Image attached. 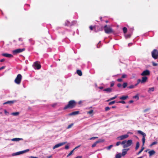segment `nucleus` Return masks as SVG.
<instances>
[{
    "mask_svg": "<svg viewBox=\"0 0 158 158\" xmlns=\"http://www.w3.org/2000/svg\"><path fill=\"white\" fill-rule=\"evenodd\" d=\"M76 105V102L74 100H71L69 101L68 104L66 105L64 108V110L69 108H73L75 107Z\"/></svg>",
    "mask_w": 158,
    "mask_h": 158,
    "instance_id": "1",
    "label": "nucleus"
},
{
    "mask_svg": "<svg viewBox=\"0 0 158 158\" xmlns=\"http://www.w3.org/2000/svg\"><path fill=\"white\" fill-rule=\"evenodd\" d=\"M132 143V141L131 140H129L127 141L126 140H123L121 142V144L123 145V148H127L130 146Z\"/></svg>",
    "mask_w": 158,
    "mask_h": 158,
    "instance_id": "2",
    "label": "nucleus"
},
{
    "mask_svg": "<svg viewBox=\"0 0 158 158\" xmlns=\"http://www.w3.org/2000/svg\"><path fill=\"white\" fill-rule=\"evenodd\" d=\"M22 78V77L21 75L18 74L15 80L14 81L15 83L17 84H19L21 83Z\"/></svg>",
    "mask_w": 158,
    "mask_h": 158,
    "instance_id": "3",
    "label": "nucleus"
},
{
    "mask_svg": "<svg viewBox=\"0 0 158 158\" xmlns=\"http://www.w3.org/2000/svg\"><path fill=\"white\" fill-rule=\"evenodd\" d=\"M152 56L154 59H157L158 58V51L156 49H154L152 52Z\"/></svg>",
    "mask_w": 158,
    "mask_h": 158,
    "instance_id": "4",
    "label": "nucleus"
},
{
    "mask_svg": "<svg viewBox=\"0 0 158 158\" xmlns=\"http://www.w3.org/2000/svg\"><path fill=\"white\" fill-rule=\"evenodd\" d=\"M137 132L138 133L142 135H143V138L142 139V141L143 143V146L145 143V137L146 136V134L142 132V131L139 130L137 131Z\"/></svg>",
    "mask_w": 158,
    "mask_h": 158,
    "instance_id": "5",
    "label": "nucleus"
},
{
    "mask_svg": "<svg viewBox=\"0 0 158 158\" xmlns=\"http://www.w3.org/2000/svg\"><path fill=\"white\" fill-rule=\"evenodd\" d=\"M104 31L106 34H109L113 32L112 29L110 27H107L106 25L104 26Z\"/></svg>",
    "mask_w": 158,
    "mask_h": 158,
    "instance_id": "6",
    "label": "nucleus"
},
{
    "mask_svg": "<svg viewBox=\"0 0 158 158\" xmlns=\"http://www.w3.org/2000/svg\"><path fill=\"white\" fill-rule=\"evenodd\" d=\"M29 151V149H27L23 151L17 152H16L13 153L12 154V156H15L16 155H19L25 153L26 152H27Z\"/></svg>",
    "mask_w": 158,
    "mask_h": 158,
    "instance_id": "7",
    "label": "nucleus"
},
{
    "mask_svg": "<svg viewBox=\"0 0 158 158\" xmlns=\"http://www.w3.org/2000/svg\"><path fill=\"white\" fill-rule=\"evenodd\" d=\"M25 50V48H23L22 49L18 48L13 50V53L14 54H16L18 53L22 52Z\"/></svg>",
    "mask_w": 158,
    "mask_h": 158,
    "instance_id": "8",
    "label": "nucleus"
},
{
    "mask_svg": "<svg viewBox=\"0 0 158 158\" xmlns=\"http://www.w3.org/2000/svg\"><path fill=\"white\" fill-rule=\"evenodd\" d=\"M128 136L129 135L127 134L118 137L117 138V139L118 140H122L126 138H127Z\"/></svg>",
    "mask_w": 158,
    "mask_h": 158,
    "instance_id": "9",
    "label": "nucleus"
},
{
    "mask_svg": "<svg viewBox=\"0 0 158 158\" xmlns=\"http://www.w3.org/2000/svg\"><path fill=\"white\" fill-rule=\"evenodd\" d=\"M67 143V142H62L61 143H60L57 144L53 147V149H54L56 148L59 147L66 144Z\"/></svg>",
    "mask_w": 158,
    "mask_h": 158,
    "instance_id": "10",
    "label": "nucleus"
},
{
    "mask_svg": "<svg viewBox=\"0 0 158 158\" xmlns=\"http://www.w3.org/2000/svg\"><path fill=\"white\" fill-rule=\"evenodd\" d=\"M150 74V71L148 70H146L142 72V73L141 74V75L142 76H145L149 75Z\"/></svg>",
    "mask_w": 158,
    "mask_h": 158,
    "instance_id": "11",
    "label": "nucleus"
},
{
    "mask_svg": "<svg viewBox=\"0 0 158 158\" xmlns=\"http://www.w3.org/2000/svg\"><path fill=\"white\" fill-rule=\"evenodd\" d=\"M24 44L23 39L22 38H19L18 41L17 42V44L20 45H23Z\"/></svg>",
    "mask_w": 158,
    "mask_h": 158,
    "instance_id": "12",
    "label": "nucleus"
},
{
    "mask_svg": "<svg viewBox=\"0 0 158 158\" xmlns=\"http://www.w3.org/2000/svg\"><path fill=\"white\" fill-rule=\"evenodd\" d=\"M34 65L35 67L37 69H39L41 68V66L40 64L38 63L37 62H35L34 63Z\"/></svg>",
    "mask_w": 158,
    "mask_h": 158,
    "instance_id": "13",
    "label": "nucleus"
},
{
    "mask_svg": "<svg viewBox=\"0 0 158 158\" xmlns=\"http://www.w3.org/2000/svg\"><path fill=\"white\" fill-rule=\"evenodd\" d=\"M2 55L8 58L13 57V56L12 55L8 53H3L2 54Z\"/></svg>",
    "mask_w": 158,
    "mask_h": 158,
    "instance_id": "14",
    "label": "nucleus"
},
{
    "mask_svg": "<svg viewBox=\"0 0 158 158\" xmlns=\"http://www.w3.org/2000/svg\"><path fill=\"white\" fill-rule=\"evenodd\" d=\"M16 102V101L15 100H14L13 101H8L4 103H3V104H9L10 105H11L14 103L15 102Z\"/></svg>",
    "mask_w": 158,
    "mask_h": 158,
    "instance_id": "15",
    "label": "nucleus"
},
{
    "mask_svg": "<svg viewBox=\"0 0 158 158\" xmlns=\"http://www.w3.org/2000/svg\"><path fill=\"white\" fill-rule=\"evenodd\" d=\"M129 150V149H123L122 155L124 156L127 153V151Z\"/></svg>",
    "mask_w": 158,
    "mask_h": 158,
    "instance_id": "16",
    "label": "nucleus"
},
{
    "mask_svg": "<svg viewBox=\"0 0 158 158\" xmlns=\"http://www.w3.org/2000/svg\"><path fill=\"white\" fill-rule=\"evenodd\" d=\"M79 111H78L73 112H72L69 113V115L72 116L78 114H79Z\"/></svg>",
    "mask_w": 158,
    "mask_h": 158,
    "instance_id": "17",
    "label": "nucleus"
},
{
    "mask_svg": "<svg viewBox=\"0 0 158 158\" xmlns=\"http://www.w3.org/2000/svg\"><path fill=\"white\" fill-rule=\"evenodd\" d=\"M142 78V79L141 80V83H145L148 79V77L146 76L143 77Z\"/></svg>",
    "mask_w": 158,
    "mask_h": 158,
    "instance_id": "18",
    "label": "nucleus"
},
{
    "mask_svg": "<svg viewBox=\"0 0 158 158\" xmlns=\"http://www.w3.org/2000/svg\"><path fill=\"white\" fill-rule=\"evenodd\" d=\"M103 90V91L106 92L107 93H110L112 92V89L110 88H108L104 89Z\"/></svg>",
    "mask_w": 158,
    "mask_h": 158,
    "instance_id": "19",
    "label": "nucleus"
},
{
    "mask_svg": "<svg viewBox=\"0 0 158 158\" xmlns=\"http://www.w3.org/2000/svg\"><path fill=\"white\" fill-rule=\"evenodd\" d=\"M149 154V156H151L155 154L156 152L154 150H151L148 152Z\"/></svg>",
    "mask_w": 158,
    "mask_h": 158,
    "instance_id": "20",
    "label": "nucleus"
},
{
    "mask_svg": "<svg viewBox=\"0 0 158 158\" xmlns=\"http://www.w3.org/2000/svg\"><path fill=\"white\" fill-rule=\"evenodd\" d=\"M23 139L22 138H15L11 139V140L12 141H18L19 140H23Z\"/></svg>",
    "mask_w": 158,
    "mask_h": 158,
    "instance_id": "21",
    "label": "nucleus"
},
{
    "mask_svg": "<svg viewBox=\"0 0 158 158\" xmlns=\"http://www.w3.org/2000/svg\"><path fill=\"white\" fill-rule=\"evenodd\" d=\"M73 24H72L71 23V22L69 21H67L65 23V25L67 26H73Z\"/></svg>",
    "mask_w": 158,
    "mask_h": 158,
    "instance_id": "22",
    "label": "nucleus"
},
{
    "mask_svg": "<svg viewBox=\"0 0 158 158\" xmlns=\"http://www.w3.org/2000/svg\"><path fill=\"white\" fill-rule=\"evenodd\" d=\"M128 98V96H123L120 97L119 98L121 100H125L127 99Z\"/></svg>",
    "mask_w": 158,
    "mask_h": 158,
    "instance_id": "23",
    "label": "nucleus"
},
{
    "mask_svg": "<svg viewBox=\"0 0 158 158\" xmlns=\"http://www.w3.org/2000/svg\"><path fill=\"white\" fill-rule=\"evenodd\" d=\"M77 74L80 76H81L82 75V72L80 70L78 69L77 70Z\"/></svg>",
    "mask_w": 158,
    "mask_h": 158,
    "instance_id": "24",
    "label": "nucleus"
},
{
    "mask_svg": "<svg viewBox=\"0 0 158 158\" xmlns=\"http://www.w3.org/2000/svg\"><path fill=\"white\" fill-rule=\"evenodd\" d=\"M101 142V141L99 140H98L96 141L95 143H94L92 145V148H94L96 146L97 144L99 142Z\"/></svg>",
    "mask_w": 158,
    "mask_h": 158,
    "instance_id": "25",
    "label": "nucleus"
},
{
    "mask_svg": "<svg viewBox=\"0 0 158 158\" xmlns=\"http://www.w3.org/2000/svg\"><path fill=\"white\" fill-rule=\"evenodd\" d=\"M139 146V142H137L136 143V147L135 148V149L136 150H137Z\"/></svg>",
    "mask_w": 158,
    "mask_h": 158,
    "instance_id": "26",
    "label": "nucleus"
},
{
    "mask_svg": "<svg viewBox=\"0 0 158 158\" xmlns=\"http://www.w3.org/2000/svg\"><path fill=\"white\" fill-rule=\"evenodd\" d=\"M96 26H90L89 27V29L91 30H93L94 29L95 30L96 29Z\"/></svg>",
    "mask_w": 158,
    "mask_h": 158,
    "instance_id": "27",
    "label": "nucleus"
},
{
    "mask_svg": "<svg viewBox=\"0 0 158 158\" xmlns=\"http://www.w3.org/2000/svg\"><path fill=\"white\" fill-rule=\"evenodd\" d=\"M29 40L32 44L33 45L35 43V41L32 39H29Z\"/></svg>",
    "mask_w": 158,
    "mask_h": 158,
    "instance_id": "28",
    "label": "nucleus"
},
{
    "mask_svg": "<svg viewBox=\"0 0 158 158\" xmlns=\"http://www.w3.org/2000/svg\"><path fill=\"white\" fill-rule=\"evenodd\" d=\"M121 154L120 153H118L116 155V158H121Z\"/></svg>",
    "mask_w": 158,
    "mask_h": 158,
    "instance_id": "29",
    "label": "nucleus"
},
{
    "mask_svg": "<svg viewBox=\"0 0 158 158\" xmlns=\"http://www.w3.org/2000/svg\"><path fill=\"white\" fill-rule=\"evenodd\" d=\"M157 143V142L156 141H155L152 142L151 144L150 145V147H152V146L154 145H156Z\"/></svg>",
    "mask_w": 158,
    "mask_h": 158,
    "instance_id": "30",
    "label": "nucleus"
},
{
    "mask_svg": "<svg viewBox=\"0 0 158 158\" xmlns=\"http://www.w3.org/2000/svg\"><path fill=\"white\" fill-rule=\"evenodd\" d=\"M127 85V82H124L123 84V88H125Z\"/></svg>",
    "mask_w": 158,
    "mask_h": 158,
    "instance_id": "31",
    "label": "nucleus"
},
{
    "mask_svg": "<svg viewBox=\"0 0 158 158\" xmlns=\"http://www.w3.org/2000/svg\"><path fill=\"white\" fill-rule=\"evenodd\" d=\"M154 87H151L149 88L148 92H150V91H154Z\"/></svg>",
    "mask_w": 158,
    "mask_h": 158,
    "instance_id": "32",
    "label": "nucleus"
},
{
    "mask_svg": "<svg viewBox=\"0 0 158 158\" xmlns=\"http://www.w3.org/2000/svg\"><path fill=\"white\" fill-rule=\"evenodd\" d=\"M123 32L124 33H126L127 32V28L125 27H123Z\"/></svg>",
    "mask_w": 158,
    "mask_h": 158,
    "instance_id": "33",
    "label": "nucleus"
},
{
    "mask_svg": "<svg viewBox=\"0 0 158 158\" xmlns=\"http://www.w3.org/2000/svg\"><path fill=\"white\" fill-rule=\"evenodd\" d=\"M135 87V86L133 85H131L129 86H128L127 87V88H129V89H132L134 88Z\"/></svg>",
    "mask_w": 158,
    "mask_h": 158,
    "instance_id": "34",
    "label": "nucleus"
},
{
    "mask_svg": "<svg viewBox=\"0 0 158 158\" xmlns=\"http://www.w3.org/2000/svg\"><path fill=\"white\" fill-rule=\"evenodd\" d=\"M74 150H72L67 155V157H69V156H70L73 153V152H74Z\"/></svg>",
    "mask_w": 158,
    "mask_h": 158,
    "instance_id": "35",
    "label": "nucleus"
},
{
    "mask_svg": "<svg viewBox=\"0 0 158 158\" xmlns=\"http://www.w3.org/2000/svg\"><path fill=\"white\" fill-rule=\"evenodd\" d=\"M19 114V112H13L12 113V114L15 115V116H17Z\"/></svg>",
    "mask_w": 158,
    "mask_h": 158,
    "instance_id": "36",
    "label": "nucleus"
},
{
    "mask_svg": "<svg viewBox=\"0 0 158 158\" xmlns=\"http://www.w3.org/2000/svg\"><path fill=\"white\" fill-rule=\"evenodd\" d=\"M115 102V101H112V102H110L108 103V105H112V104H114Z\"/></svg>",
    "mask_w": 158,
    "mask_h": 158,
    "instance_id": "37",
    "label": "nucleus"
},
{
    "mask_svg": "<svg viewBox=\"0 0 158 158\" xmlns=\"http://www.w3.org/2000/svg\"><path fill=\"white\" fill-rule=\"evenodd\" d=\"M110 109V108L109 107L107 106L105 108V111H106L109 110Z\"/></svg>",
    "mask_w": 158,
    "mask_h": 158,
    "instance_id": "38",
    "label": "nucleus"
},
{
    "mask_svg": "<svg viewBox=\"0 0 158 158\" xmlns=\"http://www.w3.org/2000/svg\"><path fill=\"white\" fill-rule=\"evenodd\" d=\"M113 146V145H111L107 147L106 148L107 150H110L112 147Z\"/></svg>",
    "mask_w": 158,
    "mask_h": 158,
    "instance_id": "39",
    "label": "nucleus"
},
{
    "mask_svg": "<svg viewBox=\"0 0 158 158\" xmlns=\"http://www.w3.org/2000/svg\"><path fill=\"white\" fill-rule=\"evenodd\" d=\"M93 112H94V110H90L87 113L89 114H91L93 113Z\"/></svg>",
    "mask_w": 158,
    "mask_h": 158,
    "instance_id": "40",
    "label": "nucleus"
},
{
    "mask_svg": "<svg viewBox=\"0 0 158 158\" xmlns=\"http://www.w3.org/2000/svg\"><path fill=\"white\" fill-rule=\"evenodd\" d=\"M117 97V95H115V96H114V97H112L111 98H110V100H114V99H115Z\"/></svg>",
    "mask_w": 158,
    "mask_h": 158,
    "instance_id": "41",
    "label": "nucleus"
},
{
    "mask_svg": "<svg viewBox=\"0 0 158 158\" xmlns=\"http://www.w3.org/2000/svg\"><path fill=\"white\" fill-rule=\"evenodd\" d=\"M114 85V81H112V82H111V84H110V87H112Z\"/></svg>",
    "mask_w": 158,
    "mask_h": 158,
    "instance_id": "42",
    "label": "nucleus"
},
{
    "mask_svg": "<svg viewBox=\"0 0 158 158\" xmlns=\"http://www.w3.org/2000/svg\"><path fill=\"white\" fill-rule=\"evenodd\" d=\"M131 34H130L127 35L126 36V37L127 38H130L131 35Z\"/></svg>",
    "mask_w": 158,
    "mask_h": 158,
    "instance_id": "43",
    "label": "nucleus"
},
{
    "mask_svg": "<svg viewBox=\"0 0 158 158\" xmlns=\"http://www.w3.org/2000/svg\"><path fill=\"white\" fill-rule=\"evenodd\" d=\"M133 98H135V99H137V100H139V97L137 95H135V96H134Z\"/></svg>",
    "mask_w": 158,
    "mask_h": 158,
    "instance_id": "44",
    "label": "nucleus"
},
{
    "mask_svg": "<svg viewBox=\"0 0 158 158\" xmlns=\"http://www.w3.org/2000/svg\"><path fill=\"white\" fill-rule=\"evenodd\" d=\"M152 64L153 66H156L158 65L157 64L155 63V62H152Z\"/></svg>",
    "mask_w": 158,
    "mask_h": 158,
    "instance_id": "45",
    "label": "nucleus"
},
{
    "mask_svg": "<svg viewBox=\"0 0 158 158\" xmlns=\"http://www.w3.org/2000/svg\"><path fill=\"white\" fill-rule=\"evenodd\" d=\"M98 137H92L89 139L90 140H92V139H96L98 138Z\"/></svg>",
    "mask_w": 158,
    "mask_h": 158,
    "instance_id": "46",
    "label": "nucleus"
},
{
    "mask_svg": "<svg viewBox=\"0 0 158 158\" xmlns=\"http://www.w3.org/2000/svg\"><path fill=\"white\" fill-rule=\"evenodd\" d=\"M73 123L71 124L70 125H69L68 126L67 128V129H69V128H70L73 126Z\"/></svg>",
    "mask_w": 158,
    "mask_h": 158,
    "instance_id": "47",
    "label": "nucleus"
},
{
    "mask_svg": "<svg viewBox=\"0 0 158 158\" xmlns=\"http://www.w3.org/2000/svg\"><path fill=\"white\" fill-rule=\"evenodd\" d=\"M118 102L123 104H125L126 103L124 101H119Z\"/></svg>",
    "mask_w": 158,
    "mask_h": 158,
    "instance_id": "48",
    "label": "nucleus"
},
{
    "mask_svg": "<svg viewBox=\"0 0 158 158\" xmlns=\"http://www.w3.org/2000/svg\"><path fill=\"white\" fill-rule=\"evenodd\" d=\"M100 43H101V41H99V42L98 44H97V47L98 48H100Z\"/></svg>",
    "mask_w": 158,
    "mask_h": 158,
    "instance_id": "49",
    "label": "nucleus"
},
{
    "mask_svg": "<svg viewBox=\"0 0 158 158\" xmlns=\"http://www.w3.org/2000/svg\"><path fill=\"white\" fill-rule=\"evenodd\" d=\"M120 144H121V143L120 141H118L116 143V145L118 146Z\"/></svg>",
    "mask_w": 158,
    "mask_h": 158,
    "instance_id": "50",
    "label": "nucleus"
},
{
    "mask_svg": "<svg viewBox=\"0 0 158 158\" xmlns=\"http://www.w3.org/2000/svg\"><path fill=\"white\" fill-rule=\"evenodd\" d=\"M150 108H147L146 109H145L144 111H143V112H147V111H148L149 110H150Z\"/></svg>",
    "mask_w": 158,
    "mask_h": 158,
    "instance_id": "51",
    "label": "nucleus"
},
{
    "mask_svg": "<svg viewBox=\"0 0 158 158\" xmlns=\"http://www.w3.org/2000/svg\"><path fill=\"white\" fill-rule=\"evenodd\" d=\"M126 77H127V75L126 74H124L122 75V78H125Z\"/></svg>",
    "mask_w": 158,
    "mask_h": 158,
    "instance_id": "52",
    "label": "nucleus"
},
{
    "mask_svg": "<svg viewBox=\"0 0 158 158\" xmlns=\"http://www.w3.org/2000/svg\"><path fill=\"white\" fill-rule=\"evenodd\" d=\"M6 67V66H3L0 68V70L5 69Z\"/></svg>",
    "mask_w": 158,
    "mask_h": 158,
    "instance_id": "53",
    "label": "nucleus"
},
{
    "mask_svg": "<svg viewBox=\"0 0 158 158\" xmlns=\"http://www.w3.org/2000/svg\"><path fill=\"white\" fill-rule=\"evenodd\" d=\"M69 145H66L65 147V148L66 149H69Z\"/></svg>",
    "mask_w": 158,
    "mask_h": 158,
    "instance_id": "54",
    "label": "nucleus"
},
{
    "mask_svg": "<svg viewBox=\"0 0 158 158\" xmlns=\"http://www.w3.org/2000/svg\"><path fill=\"white\" fill-rule=\"evenodd\" d=\"M81 146V145H78V146L76 147L73 150H74V151L76 149H77V148H79V147H80Z\"/></svg>",
    "mask_w": 158,
    "mask_h": 158,
    "instance_id": "55",
    "label": "nucleus"
},
{
    "mask_svg": "<svg viewBox=\"0 0 158 158\" xmlns=\"http://www.w3.org/2000/svg\"><path fill=\"white\" fill-rule=\"evenodd\" d=\"M140 82H141V80L140 79H139L137 80V83H138V84H139Z\"/></svg>",
    "mask_w": 158,
    "mask_h": 158,
    "instance_id": "56",
    "label": "nucleus"
},
{
    "mask_svg": "<svg viewBox=\"0 0 158 158\" xmlns=\"http://www.w3.org/2000/svg\"><path fill=\"white\" fill-rule=\"evenodd\" d=\"M117 86L118 87H120L122 86V85L120 83H118L117 84Z\"/></svg>",
    "mask_w": 158,
    "mask_h": 158,
    "instance_id": "57",
    "label": "nucleus"
},
{
    "mask_svg": "<svg viewBox=\"0 0 158 158\" xmlns=\"http://www.w3.org/2000/svg\"><path fill=\"white\" fill-rule=\"evenodd\" d=\"M134 30V28L133 27H132V28H130V31H131V34L132 33V31H133Z\"/></svg>",
    "mask_w": 158,
    "mask_h": 158,
    "instance_id": "58",
    "label": "nucleus"
},
{
    "mask_svg": "<svg viewBox=\"0 0 158 158\" xmlns=\"http://www.w3.org/2000/svg\"><path fill=\"white\" fill-rule=\"evenodd\" d=\"M117 81L119 82H121L122 81V79L121 78H118L117 80Z\"/></svg>",
    "mask_w": 158,
    "mask_h": 158,
    "instance_id": "59",
    "label": "nucleus"
},
{
    "mask_svg": "<svg viewBox=\"0 0 158 158\" xmlns=\"http://www.w3.org/2000/svg\"><path fill=\"white\" fill-rule=\"evenodd\" d=\"M72 24H73V25H74V24H76V22L75 21H73L71 23Z\"/></svg>",
    "mask_w": 158,
    "mask_h": 158,
    "instance_id": "60",
    "label": "nucleus"
},
{
    "mask_svg": "<svg viewBox=\"0 0 158 158\" xmlns=\"http://www.w3.org/2000/svg\"><path fill=\"white\" fill-rule=\"evenodd\" d=\"M142 152V151L140 150V151H139V152L137 153V155H139V154H140Z\"/></svg>",
    "mask_w": 158,
    "mask_h": 158,
    "instance_id": "61",
    "label": "nucleus"
},
{
    "mask_svg": "<svg viewBox=\"0 0 158 158\" xmlns=\"http://www.w3.org/2000/svg\"><path fill=\"white\" fill-rule=\"evenodd\" d=\"M5 60V59H1V60H0V61L1 62H3Z\"/></svg>",
    "mask_w": 158,
    "mask_h": 158,
    "instance_id": "62",
    "label": "nucleus"
},
{
    "mask_svg": "<svg viewBox=\"0 0 158 158\" xmlns=\"http://www.w3.org/2000/svg\"><path fill=\"white\" fill-rule=\"evenodd\" d=\"M29 158H38L37 157H34L33 156H31Z\"/></svg>",
    "mask_w": 158,
    "mask_h": 158,
    "instance_id": "63",
    "label": "nucleus"
},
{
    "mask_svg": "<svg viewBox=\"0 0 158 158\" xmlns=\"http://www.w3.org/2000/svg\"><path fill=\"white\" fill-rule=\"evenodd\" d=\"M75 158H82V156H77Z\"/></svg>",
    "mask_w": 158,
    "mask_h": 158,
    "instance_id": "64",
    "label": "nucleus"
}]
</instances>
